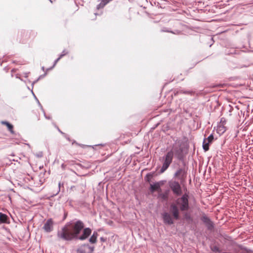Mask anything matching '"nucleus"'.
Segmentation results:
<instances>
[{
    "label": "nucleus",
    "instance_id": "4",
    "mask_svg": "<svg viewBox=\"0 0 253 253\" xmlns=\"http://www.w3.org/2000/svg\"><path fill=\"white\" fill-rule=\"evenodd\" d=\"M175 204H177L178 208L181 211H188L189 208V196L187 194L185 193L181 197L176 199Z\"/></svg>",
    "mask_w": 253,
    "mask_h": 253
},
{
    "label": "nucleus",
    "instance_id": "28",
    "mask_svg": "<svg viewBox=\"0 0 253 253\" xmlns=\"http://www.w3.org/2000/svg\"><path fill=\"white\" fill-rule=\"evenodd\" d=\"M42 76H40L39 78L36 80V81H34L33 83H32V87H33V86H34V84L36 83L41 78H42Z\"/></svg>",
    "mask_w": 253,
    "mask_h": 253
},
{
    "label": "nucleus",
    "instance_id": "18",
    "mask_svg": "<svg viewBox=\"0 0 253 253\" xmlns=\"http://www.w3.org/2000/svg\"><path fill=\"white\" fill-rule=\"evenodd\" d=\"M184 217L186 221H193V219H192L191 215L187 212H186L184 214Z\"/></svg>",
    "mask_w": 253,
    "mask_h": 253
},
{
    "label": "nucleus",
    "instance_id": "31",
    "mask_svg": "<svg viewBox=\"0 0 253 253\" xmlns=\"http://www.w3.org/2000/svg\"><path fill=\"white\" fill-rule=\"evenodd\" d=\"M57 129L58 130V131L61 133L62 134L65 135V133L63 132L58 127H57Z\"/></svg>",
    "mask_w": 253,
    "mask_h": 253
},
{
    "label": "nucleus",
    "instance_id": "39",
    "mask_svg": "<svg viewBox=\"0 0 253 253\" xmlns=\"http://www.w3.org/2000/svg\"><path fill=\"white\" fill-rule=\"evenodd\" d=\"M211 40L213 41V38H211Z\"/></svg>",
    "mask_w": 253,
    "mask_h": 253
},
{
    "label": "nucleus",
    "instance_id": "24",
    "mask_svg": "<svg viewBox=\"0 0 253 253\" xmlns=\"http://www.w3.org/2000/svg\"><path fill=\"white\" fill-rule=\"evenodd\" d=\"M35 156L38 158H42L43 157V153L42 151H40L35 154Z\"/></svg>",
    "mask_w": 253,
    "mask_h": 253
},
{
    "label": "nucleus",
    "instance_id": "1",
    "mask_svg": "<svg viewBox=\"0 0 253 253\" xmlns=\"http://www.w3.org/2000/svg\"><path fill=\"white\" fill-rule=\"evenodd\" d=\"M71 222H68L57 232L59 240L71 241L73 240L84 241L91 234L92 230L89 227L84 228V222L81 220L75 221L71 227Z\"/></svg>",
    "mask_w": 253,
    "mask_h": 253
},
{
    "label": "nucleus",
    "instance_id": "38",
    "mask_svg": "<svg viewBox=\"0 0 253 253\" xmlns=\"http://www.w3.org/2000/svg\"><path fill=\"white\" fill-rule=\"evenodd\" d=\"M42 70L43 71H44V67H42Z\"/></svg>",
    "mask_w": 253,
    "mask_h": 253
},
{
    "label": "nucleus",
    "instance_id": "5",
    "mask_svg": "<svg viewBox=\"0 0 253 253\" xmlns=\"http://www.w3.org/2000/svg\"><path fill=\"white\" fill-rule=\"evenodd\" d=\"M173 157L172 156V151H168L163 157L161 158L160 161L162 162V166L160 169V173H164L169 167L171 164Z\"/></svg>",
    "mask_w": 253,
    "mask_h": 253
},
{
    "label": "nucleus",
    "instance_id": "12",
    "mask_svg": "<svg viewBox=\"0 0 253 253\" xmlns=\"http://www.w3.org/2000/svg\"><path fill=\"white\" fill-rule=\"evenodd\" d=\"M10 223V218L6 214L0 212V224Z\"/></svg>",
    "mask_w": 253,
    "mask_h": 253
},
{
    "label": "nucleus",
    "instance_id": "27",
    "mask_svg": "<svg viewBox=\"0 0 253 253\" xmlns=\"http://www.w3.org/2000/svg\"><path fill=\"white\" fill-rule=\"evenodd\" d=\"M91 235L93 236V237H95V238H96L97 239L98 236V234L97 231H94L93 232V234Z\"/></svg>",
    "mask_w": 253,
    "mask_h": 253
},
{
    "label": "nucleus",
    "instance_id": "15",
    "mask_svg": "<svg viewBox=\"0 0 253 253\" xmlns=\"http://www.w3.org/2000/svg\"><path fill=\"white\" fill-rule=\"evenodd\" d=\"M112 0H101V2L96 6V8L99 9L103 8L107 4Z\"/></svg>",
    "mask_w": 253,
    "mask_h": 253
},
{
    "label": "nucleus",
    "instance_id": "30",
    "mask_svg": "<svg viewBox=\"0 0 253 253\" xmlns=\"http://www.w3.org/2000/svg\"><path fill=\"white\" fill-rule=\"evenodd\" d=\"M244 250L246 251L247 253H251L252 252H253V251L249 249H247L246 248H244Z\"/></svg>",
    "mask_w": 253,
    "mask_h": 253
},
{
    "label": "nucleus",
    "instance_id": "33",
    "mask_svg": "<svg viewBox=\"0 0 253 253\" xmlns=\"http://www.w3.org/2000/svg\"><path fill=\"white\" fill-rule=\"evenodd\" d=\"M100 240L102 241V242H105V239H104L103 237H101L100 238Z\"/></svg>",
    "mask_w": 253,
    "mask_h": 253
},
{
    "label": "nucleus",
    "instance_id": "11",
    "mask_svg": "<svg viewBox=\"0 0 253 253\" xmlns=\"http://www.w3.org/2000/svg\"><path fill=\"white\" fill-rule=\"evenodd\" d=\"M163 184L162 181L156 182L150 184V190L152 193L156 191L161 190V185Z\"/></svg>",
    "mask_w": 253,
    "mask_h": 253
},
{
    "label": "nucleus",
    "instance_id": "9",
    "mask_svg": "<svg viewBox=\"0 0 253 253\" xmlns=\"http://www.w3.org/2000/svg\"><path fill=\"white\" fill-rule=\"evenodd\" d=\"M201 220L205 224L208 230L212 231L213 230L214 227V224L213 222L205 213L203 214L201 217Z\"/></svg>",
    "mask_w": 253,
    "mask_h": 253
},
{
    "label": "nucleus",
    "instance_id": "13",
    "mask_svg": "<svg viewBox=\"0 0 253 253\" xmlns=\"http://www.w3.org/2000/svg\"><path fill=\"white\" fill-rule=\"evenodd\" d=\"M192 91L190 90H185L182 88H179L175 89L173 91V93L175 96L181 94H185L191 95L192 94Z\"/></svg>",
    "mask_w": 253,
    "mask_h": 253
},
{
    "label": "nucleus",
    "instance_id": "21",
    "mask_svg": "<svg viewBox=\"0 0 253 253\" xmlns=\"http://www.w3.org/2000/svg\"><path fill=\"white\" fill-rule=\"evenodd\" d=\"M153 176V174L151 173H147L144 177V179L146 181L148 182H150L151 181V178Z\"/></svg>",
    "mask_w": 253,
    "mask_h": 253
},
{
    "label": "nucleus",
    "instance_id": "8",
    "mask_svg": "<svg viewBox=\"0 0 253 253\" xmlns=\"http://www.w3.org/2000/svg\"><path fill=\"white\" fill-rule=\"evenodd\" d=\"M94 247L88 244H84L78 247L76 250L77 253H93Z\"/></svg>",
    "mask_w": 253,
    "mask_h": 253
},
{
    "label": "nucleus",
    "instance_id": "36",
    "mask_svg": "<svg viewBox=\"0 0 253 253\" xmlns=\"http://www.w3.org/2000/svg\"><path fill=\"white\" fill-rule=\"evenodd\" d=\"M220 122H225V120H224V118H221V121H220Z\"/></svg>",
    "mask_w": 253,
    "mask_h": 253
},
{
    "label": "nucleus",
    "instance_id": "3",
    "mask_svg": "<svg viewBox=\"0 0 253 253\" xmlns=\"http://www.w3.org/2000/svg\"><path fill=\"white\" fill-rule=\"evenodd\" d=\"M178 144L177 145L174 144L172 149L169 151H172V156L175 157L179 161L184 162V159L187 153L188 150V145L186 141L176 140L175 144Z\"/></svg>",
    "mask_w": 253,
    "mask_h": 253
},
{
    "label": "nucleus",
    "instance_id": "16",
    "mask_svg": "<svg viewBox=\"0 0 253 253\" xmlns=\"http://www.w3.org/2000/svg\"><path fill=\"white\" fill-rule=\"evenodd\" d=\"M161 31L163 32L171 33L175 35H178L180 33V31L179 30H175L172 31L170 30L169 28H166V27L163 28L161 29Z\"/></svg>",
    "mask_w": 253,
    "mask_h": 253
},
{
    "label": "nucleus",
    "instance_id": "14",
    "mask_svg": "<svg viewBox=\"0 0 253 253\" xmlns=\"http://www.w3.org/2000/svg\"><path fill=\"white\" fill-rule=\"evenodd\" d=\"M2 125H5L8 130L10 131V132L11 133V134H14V131L13 130V126L12 124H10L9 122H7V121H2L1 123Z\"/></svg>",
    "mask_w": 253,
    "mask_h": 253
},
{
    "label": "nucleus",
    "instance_id": "34",
    "mask_svg": "<svg viewBox=\"0 0 253 253\" xmlns=\"http://www.w3.org/2000/svg\"><path fill=\"white\" fill-rule=\"evenodd\" d=\"M43 113H44V116H45V118H46V119H48V120L50 119V117H47V116H46L45 114V112H44Z\"/></svg>",
    "mask_w": 253,
    "mask_h": 253
},
{
    "label": "nucleus",
    "instance_id": "2",
    "mask_svg": "<svg viewBox=\"0 0 253 253\" xmlns=\"http://www.w3.org/2000/svg\"><path fill=\"white\" fill-rule=\"evenodd\" d=\"M180 211L177 204L171 203L169 207V212H164L162 213V218L164 224L170 225L174 223V219L179 220Z\"/></svg>",
    "mask_w": 253,
    "mask_h": 253
},
{
    "label": "nucleus",
    "instance_id": "22",
    "mask_svg": "<svg viewBox=\"0 0 253 253\" xmlns=\"http://www.w3.org/2000/svg\"><path fill=\"white\" fill-rule=\"evenodd\" d=\"M58 191L56 193V194L61 190L64 191V183L62 182H59L58 183Z\"/></svg>",
    "mask_w": 253,
    "mask_h": 253
},
{
    "label": "nucleus",
    "instance_id": "41",
    "mask_svg": "<svg viewBox=\"0 0 253 253\" xmlns=\"http://www.w3.org/2000/svg\"><path fill=\"white\" fill-rule=\"evenodd\" d=\"M50 0L51 2H52L51 0Z\"/></svg>",
    "mask_w": 253,
    "mask_h": 253
},
{
    "label": "nucleus",
    "instance_id": "7",
    "mask_svg": "<svg viewBox=\"0 0 253 253\" xmlns=\"http://www.w3.org/2000/svg\"><path fill=\"white\" fill-rule=\"evenodd\" d=\"M187 169L185 167L179 168L174 174L173 177L179 180L181 183L185 181L187 177Z\"/></svg>",
    "mask_w": 253,
    "mask_h": 253
},
{
    "label": "nucleus",
    "instance_id": "29",
    "mask_svg": "<svg viewBox=\"0 0 253 253\" xmlns=\"http://www.w3.org/2000/svg\"><path fill=\"white\" fill-rule=\"evenodd\" d=\"M161 197L164 200H166L168 198V196L166 194H163L161 195Z\"/></svg>",
    "mask_w": 253,
    "mask_h": 253
},
{
    "label": "nucleus",
    "instance_id": "26",
    "mask_svg": "<svg viewBox=\"0 0 253 253\" xmlns=\"http://www.w3.org/2000/svg\"><path fill=\"white\" fill-rule=\"evenodd\" d=\"M67 53H68V52H67L65 50H64L62 52L61 54L60 55V56H60L61 58H62V57H63L64 56H65V55H66V54H67Z\"/></svg>",
    "mask_w": 253,
    "mask_h": 253
},
{
    "label": "nucleus",
    "instance_id": "23",
    "mask_svg": "<svg viewBox=\"0 0 253 253\" xmlns=\"http://www.w3.org/2000/svg\"><path fill=\"white\" fill-rule=\"evenodd\" d=\"M210 143H211L213 139H214V136L212 134H210L207 138H205Z\"/></svg>",
    "mask_w": 253,
    "mask_h": 253
},
{
    "label": "nucleus",
    "instance_id": "19",
    "mask_svg": "<svg viewBox=\"0 0 253 253\" xmlns=\"http://www.w3.org/2000/svg\"><path fill=\"white\" fill-rule=\"evenodd\" d=\"M210 248H211V250L213 252L219 253L220 252V250L219 248L216 246H211L210 247Z\"/></svg>",
    "mask_w": 253,
    "mask_h": 253
},
{
    "label": "nucleus",
    "instance_id": "25",
    "mask_svg": "<svg viewBox=\"0 0 253 253\" xmlns=\"http://www.w3.org/2000/svg\"><path fill=\"white\" fill-rule=\"evenodd\" d=\"M61 58L59 56L58 58H57L54 62L53 65L52 67H51L50 69H52L55 65L57 64V63L58 62V61L61 59Z\"/></svg>",
    "mask_w": 253,
    "mask_h": 253
},
{
    "label": "nucleus",
    "instance_id": "32",
    "mask_svg": "<svg viewBox=\"0 0 253 253\" xmlns=\"http://www.w3.org/2000/svg\"><path fill=\"white\" fill-rule=\"evenodd\" d=\"M32 93H33V95H34V97H35V99L37 100V101L38 100H39L38 99V98H37V97H36V96H35V95L34 94V92H33V91H32Z\"/></svg>",
    "mask_w": 253,
    "mask_h": 253
},
{
    "label": "nucleus",
    "instance_id": "10",
    "mask_svg": "<svg viewBox=\"0 0 253 253\" xmlns=\"http://www.w3.org/2000/svg\"><path fill=\"white\" fill-rule=\"evenodd\" d=\"M53 221L51 218L48 219L42 227L45 232L49 233L53 230Z\"/></svg>",
    "mask_w": 253,
    "mask_h": 253
},
{
    "label": "nucleus",
    "instance_id": "40",
    "mask_svg": "<svg viewBox=\"0 0 253 253\" xmlns=\"http://www.w3.org/2000/svg\"><path fill=\"white\" fill-rule=\"evenodd\" d=\"M97 145H98V146L102 145V144H98Z\"/></svg>",
    "mask_w": 253,
    "mask_h": 253
},
{
    "label": "nucleus",
    "instance_id": "6",
    "mask_svg": "<svg viewBox=\"0 0 253 253\" xmlns=\"http://www.w3.org/2000/svg\"><path fill=\"white\" fill-rule=\"evenodd\" d=\"M169 186L175 196H180L182 194V190L179 182L177 181L170 180L169 181Z\"/></svg>",
    "mask_w": 253,
    "mask_h": 253
},
{
    "label": "nucleus",
    "instance_id": "35",
    "mask_svg": "<svg viewBox=\"0 0 253 253\" xmlns=\"http://www.w3.org/2000/svg\"><path fill=\"white\" fill-rule=\"evenodd\" d=\"M76 188V187L75 186H72L71 187V190H74V189Z\"/></svg>",
    "mask_w": 253,
    "mask_h": 253
},
{
    "label": "nucleus",
    "instance_id": "37",
    "mask_svg": "<svg viewBox=\"0 0 253 253\" xmlns=\"http://www.w3.org/2000/svg\"><path fill=\"white\" fill-rule=\"evenodd\" d=\"M37 102H38V103L39 104V105L40 106H41V107H42L41 104V103H40V102H39V100H38V101H37Z\"/></svg>",
    "mask_w": 253,
    "mask_h": 253
},
{
    "label": "nucleus",
    "instance_id": "17",
    "mask_svg": "<svg viewBox=\"0 0 253 253\" xmlns=\"http://www.w3.org/2000/svg\"><path fill=\"white\" fill-rule=\"evenodd\" d=\"M210 144V143L207 141L206 139H204L203 142V148L205 152L209 150Z\"/></svg>",
    "mask_w": 253,
    "mask_h": 253
},
{
    "label": "nucleus",
    "instance_id": "20",
    "mask_svg": "<svg viewBox=\"0 0 253 253\" xmlns=\"http://www.w3.org/2000/svg\"><path fill=\"white\" fill-rule=\"evenodd\" d=\"M89 242L90 244H95L97 242V238L95 237H93V236L91 235L90 237L89 238Z\"/></svg>",
    "mask_w": 253,
    "mask_h": 253
}]
</instances>
